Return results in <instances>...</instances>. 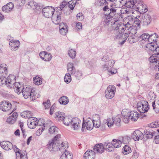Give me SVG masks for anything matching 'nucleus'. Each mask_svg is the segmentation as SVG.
I'll return each instance as SVG.
<instances>
[{"instance_id":"nucleus-1","label":"nucleus","mask_w":159,"mask_h":159,"mask_svg":"<svg viewBox=\"0 0 159 159\" xmlns=\"http://www.w3.org/2000/svg\"><path fill=\"white\" fill-rule=\"evenodd\" d=\"M104 22L106 24H107L108 25L112 26V28L115 31L118 32V35H116V39L120 38L121 36V33L124 32L127 28L125 25L120 22L118 20H116L114 19L109 20L108 21L107 20H105Z\"/></svg>"},{"instance_id":"nucleus-2","label":"nucleus","mask_w":159,"mask_h":159,"mask_svg":"<svg viewBox=\"0 0 159 159\" xmlns=\"http://www.w3.org/2000/svg\"><path fill=\"white\" fill-rule=\"evenodd\" d=\"M148 43L145 45L146 50L151 51L152 52H157L159 55V45H157L156 42L158 38V35L155 33L149 35Z\"/></svg>"},{"instance_id":"nucleus-3","label":"nucleus","mask_w":159,"mask_h":159,"mask_svg":"<svg viewBox=\"0 0 159 159\" xmlns=\"http://www.w3.org/2000/svg\"><path fill=\"white\" fill-rule=\"evenodd\" d=\"M22 92L24 97L25 99L30 97L31 100H34L38 97V95L36 94L35 90L32 89L29 86H24Z\"/></svg>"},{"instance_id":"nucleus-4","label":"nucleus","mask_w":159,"mask_h":159,"mask_svg":"<svg viewBox=\"0 0 159 159\" xmlns=\"http://www.w3.org/2000/svg\"><path fill=\"white\" fill-rule=\"evenodd\" d=\"M124 112L122 111V114L124 115L123 120L126 123H128L130 120L132 121H136L139 117V113L136 111H131L127 112L126 114H125Z\"/></svg>"},{"instance_id":"nucleus-5","label":"nucleus","mask_w":159,"mask_h":159,"mask_svg":"<svg viewBox=\"0 0 159 159\" xmlns=\"http://www.w3.org/2000/svg\"><path fill=\"white\" fill-rule=\"evenodd\" d=\"M153 54L150 57L149 59L150 66L155 70L159 68V55L157 52H153Z\"/></svg>"},{"instance_id":"nucleus-6","label":"nucleus","mask_w":159,"mask_h":159,"mask_svg":"<svg viewBox=\"0 0 159 159\" xmlns=\"http://www.w3.org/2000/svg\"><path fill=\"white\" fill-rule=\"evenodd\" d=\"M121 120L119 116L105 119L104 123L107 125L109 128L113 127L114 124L117 126L120 125Z\"/></svg>"},{"instance_id":"nucleus-7","label":"nucleus","mask_w":159,"mask_h":159,"mask_svg":"<svg viewBox=\"0 0 159 159\" xmlns=\"http://www.w3.org/2000/svg\"><path fill=\"white\" fill-rule=\"evenodd\" d=\"M93 125L92 120L91 118L88 117L85 120L84 118H83L81 130L84 132L85 131L86 129L89 130H91L93 128Z\"/></svg>"},{"instance_id":"nucleus-8","label":"nucleus","mask_w":159,"mask_h":159,"mask_svg":"<svg viewBox=\"0 0 159 159\" xmlns=\"http://www.w3.org/2000/svg\"><path fill=\"white\" fill-rule=\"evenodd\" d=\"M60 134H57L55 136L54 139L49 141L47 145V147L50 151H55L57 149L58 146V140L60 138Z\"/></svg>"},{"instance_id":"nucleus-9","label":"nucleus","mask_w":159,"mask_h":159,"mask_svg":"<svg viewBox=\"0 0 159 159\" xmlns=\"http://www.w3.org/2000/svg\"><path fill=\"white\" fill-rule=\"evenodd\" d=\"M116 91L115 87L113 85H109L105 92V96L107 99H110L113 98Z\"/></svg>"},{"instance_id":"nucleus-10","label":"nucleus","mask_w":159,"mask_h":159,"mask_svg":"<svg viewBox=\"0 0 159 159\" xmlns=\"http://www.w3.org/2000/svg\"><path fill=\"white\" fill-rule=\"evenodd\" d=\"M138 110L141 113L147 112L149 109L148 102L144 101L139 102L137 103Z\"/></svg>"},{"instance_id":"nucleus-11","label":"nucleus","mask_w":159,"mask_h":159,"mask_svg":"<svg viewBox=\"0 0 159 159\" xmlns=\"http://www.w3.org/2000/svg\"><path fill=\"white\" fill-rule=\"evenodd\" d=\"M41 121L39 120L35 117H30L28 120V127L32 129H34L36 126L38 125L39 126L42 125V122L40 123Z\"/></svg>"},{"instance_id":"nucleus-12","label":"nucleus","mask_w":159,"mask_h":159,"mask_svg":"<svg viewBox=\"0 0 159 159\" xmlns=\"http://www.w3.org/2000/svg\"><path fill=\"white\" fill-rule=\"evenodd\" d=\"M54 7H48L44 8L42 11V13L43 16L47 18L52 17L55 11Z\"/></svg>"},{"instance_id":"nucleus-13","label":"nucleus","mask_w":159,"mask_h":159,"mask_svg":"<svg viewBox=\"0 0 159 159\" xmlns=\"http://www.w3.org/2000/svg\"><path fill=\"white\" fill-rule=\"evenodd\" d=\"M81 124V121L80 119L76 117L74 118L71 121L70 127L74 130H77L80 129Z\"/></svg>"},{"instance_id":"nucleus-14","label":"nucleus","mask_w":159,"mask_h":159,"mask_svg":"<svg viewBox=\"0 0 159 159\" xmlns=\"http://www.w3.org/2000/svg\"><path fill=\"white\" fill-rule=\"evenodd\" d=\"M134 19H135L132 16H128L123 19V24L126 26L127 28H130L133 26V24L134 22Z\"/></svg>"},{"instance_id":"nucleus-15","label":"nucleus","mask_w":159,"mask_h":159,"mask_svg":"<svg viewBox=\"0 0 159 159\" xmlns=\"http://www.w3.org/2000/svg\"><path fill=\"white\" fill-rule=\"evenodd\" d=\"M13 149L15 152L16 159H27V157L25 152L21 153L20 150L16 146H13Z\"/></svg>"},{"instance_id":"nucleus-16","label":"nucleus","mask_w":159,"mask_h":159,"mask_svg":"<svg viewBox=\"0 0 159 159\" xmlns=\"http://www.w3.org/2000/svg\"><path fill=\"white\" fill-rule=\"evenodd\" d=\"M136 9L138 10L140 14L145 13L148 11V7L147 6L140 1H138L137 3Z\"/></svg>"},{"instance_id":"nucleus-17","label":"nucleus","mask_w":159,"mask_h":159,"mask_svg":"<svg viewBox=\"0 0 159 159\" xmlns=\"http://www.w3.org/2000/svg\"><path fill=\"white\" fill-rule=\"evenodd\" d=\"M57 10V9L56 10L51 17L52 22L55 24L58 25L61 21V12Z\"/></svg>"},{"instance_id":"nucleus-18","label":"nucleus","mask_w":159,"mask_h":159,"mask_svg":"<svg viewBox=\"0 0 159 159\" xmlns=\"http://www.w3.org/2000/svg\"><path fill=\"white\" fill-rule=\"evenodd\" d=\"M67 68L68 71L70 73L71 75H74L76 77H80L81 76V73L80 71L77 72L79 73V75L76 74L77 72H76V70L73 64L70 63H68L67 65Z\"/></svg>"},{"instance_id":"nucleus-19","label":"nucleus","mask_w":159,"mask_h":159,"mask_svg":"<svg viewBox=\"0 0 159 159\" xmlns=\"http://www.w3.org/2000/svg\"><path fill=\"white\" fill-rule=\"evenodd\" d=\"M115 61L113 60H110L108 62L106 63H102V68L103 70L107 71H108L111 69L113 68Z\"/></svg>"},{"instance_id":"nucleus-20","label":"nucleus","mask_w":159,"mask_h":159,"mask_svg":"<svg viewBox=\"0 0 159 159\" xmlns=\"http://www.w3.org/2000/svg\"><path fill=\"white\" fill-rule=\"evenodd\" d=\"M12 107L11 103L8 101H3L0 104V109L4 111H8L11 109Z\"/></svg>"},{"instance_id":"nucleus-21","label":"nucleus","mask_w":159,"mask_h":159,"mask_svg":"<svg viewBox=\"0 0 159 159\" xmlns=\"http://www.w3.org/2000/svg\"><path fill=\"white\" fill-rule=\"evenodd\" d=\"M6 79V86L9 88H11L15 83V76L13 75H10Z\"/></svg>"},{"instance_id":"nucleus-22","label":"nucleus","mask_w":159,"mask_h":159,"mask_svg":"<svg viewBox=\"0 0 159 159\" xmlns=\"http://www.w3.org/2000/svg\"><path fill=\"white\" fill-rule=\"evenodd\" d=\"M152 19L151 16L148 14L144 15L141 20L143 25L145 26H148L152 22Z\"/></svg>"},{"instance_id":"nucleus-23","label":"nucleus","mask_w":159,"mask_h":159,"mask_svg":"<svg viewBox=\"0 0 159 159\" xmlns=\"http://www.w3.org/2000/svg\"><path fill=\"white\" fill-rule=\"evenodd\" d=\"M93 127L96 128L99 127L101 125L100 117L99 115L97 114L94 115L92 120Z\"/></svg>"},{"instance_id":"nucleus-24","label":"nucleus","mask_w":159,"mask_h":159,"mask_svg":"<svg viewBox=\"0 0 159 159\" xmlns=\"http://www.w3.org/2000/svg\"><path fill=\"white\" fill-rule=\"evenodd\" d=\"M133 138L135 141H138L143 139V135L140 131L136 130L133 132Z\"/></svg>"},{"instance_id":"nucleus-25","label":"nucleus","mask_w":159,"mask_h":159,"mask_svg":"<svg viewBox=\"0 0 159 159\" xmlns=\"http://www.w3.org/2000/svg\"><path fill=\"white\" fill-rule=\"evenodd\" d=\"M67 25L64 23H61L59 25V32L62 35H66L68 31Z\"/></svg>"},{"instance_id":"nucleus-26","label":"nucleus","mask_w":159,"mask_h":159,"mask_svg":"<svg viewBox=\"0 0 159 159\" xmlns=\"http://www.w3.org/2000/svg\"><path fill=\"white\" fill-rule=\"evenodd\" d=\"M1 147L5 150H11L13 148L12 144L8 141H3L0 143Z\"/></svg>"},{"instance_id":"nucleus-27","label":"nucleus","mask_w":159,"mask_h":159,"mask_svg":"<svg viewBox=\"0 0 159 159\" xmlns=\"http://www.w3.org/2000/svg\"><path fill=\"white\" fill-rule=\"evenodd\" d=\"M9 45L11 50L16 51L20 46V42L18 40H12L10 41Z\"/></svg>"},{"instance_id":"nucleus-28","label":"nucleus","mask_w":159,"mask_h":159,"mask_svg":"<svg viewBox=\"0 0 159 159\" xmlns=\"http://www.w3.org/2000/svg\"><path fill=\"white\" fill-rule=\"evenodd\" d=\"M14 7V4L11 2H9L3 6L2 9L3 11L5 13H9L12 11Z\"/></svg>"},{"instance_id":"nucleus-29","label":"nucleus","mask_w":159,"mask_h":159,"mask_svg":"<svg viewBox=\"0 0 159 159\" xmlns=\"http://www.w3.org/2000/svg\"><path fill=\"white\" fill-rule=\"evenodd\" d=\"M12 114L7 118V122L10 124H13L16 121L17 116V112H12Z\"/></svg>"},{"instance_id":"nucleus-30","label":"nucleus","mask_w":159,"mask_h":159,"mask_svg":"<svg viewBox=\"0 0 159 159\" xmlns=\"http://www.w3.org/2000/svg\"><path fill=\"white\" fill-rule=\"evenodd\" d=\"M13 85L15 92L18 94H20L22 91L23 88V85L19 82H15Z\"/></svg>"},{"instance_id":"nucleus-31","label":"nucleus","mask_w":159,"mask_h":159,"mask_svg":"<svg viewBox=\"0 0 159 159\" xmlns=\"http://www.w3.org/2000/svg\"><path fill=\"white\" fill-rule=\"evenodd\" d=\"M8 73L7 66L4 64L0 65V76H6Z\"/></svg>"},{"instance_id":"nucleus-32","label":"nucleus","mask_w":159,"mask_h":159,"mask_svg":"<svg viewBox=\"0 0 159 159\" xmlns=\"http://www.w3.org/2000/svg\"><path fill=\"white\" fill-rule=\"evenodd\" d=\"M104 149V146L101 143L96 144L94 146L93 148L94 152L100 153H102Z\"/></svg>"},{"instance_id":"nucleus-33","label":"nucleus","mask_w":159,"mask_h":159,"mask_svg":"<svg viewBox=\"0 0 159 159\" xmlns=\"http://www.w3.org/2000/svg\"><path fill=\"white\" fill-rule=\"evenodd\" d=\"M95 156V152L91 150H87L84 155L85 159H94Z\"/></svg>"},{"instance_id":"nucleus-34","label":"nucleus","mask_w":159,"mask_h":159,"mask_svg":"<svg viewBox=\"0 0 159 159\" xmlns=\"http://www.w3.org/2000/svg\"><path fill=\"white\" fill-rule=\"evenodd\" d=\"M137 2L136 0H131L126 2L125 5L128 8L136 9Z\"/></svg>"},{"instance_id":"nucleus-35","label":"nucleus","mask_w":159,"mask_h":159,"mask_svg":"<svg viewBox=\"0 0 159 159\" xmlns=\"http://www.w3.org/2000/svg\"><path fill=\"white\" fill-rule=\"evenodd\" d=\"M68 147V143L67 142H62L59 145V149L61 153H63L66 150Z\"/></svg>"},{"instance_id":"nucleus-36","label":"nucleus","mask_w":159,"mask_h":159,"mask_svg":"<svg viewBox=\"0 0 159 159\" xmlns=\"http://www.w3.org/2000/svg\"><path fill=\"white\" fill-rule=\"evenodd\" d=\"M40 121L42 122V125L40 126L41 127L37 130L36 132V135L39 136L42 133V132L44 129L45 128L44 121L43 119H40Z\"/></svg>"},{"instance_id":"nucleus-37","label":"nucleus","mask_w":159,"mask_h":159,"mask_svg":"<svg viewBox=\"0 0 159 159\" xmlns=\"http://www.w3.org/2000/svg\"><path fill=\"white\" fill-rule=\"evenodd\" d=\"M65 116V114L59 111L56 113L55 118L59 121H62Z\"/></svg>"},{"instance_id":"nucleus-38","label":"nucleus","mask_w":159,"mask_h":159,"mask_svg":"<svg viewBox=\"0 0 159 159\" xmlns=\"http://www.w3.org/2000/svg\"><path fill=\"white\" fill-rule=\"evenodd\" d=\"M60 159H72V156L68 151H66L62 153Z\"/></svg>"},{"instance_id":"nucleus-39","label":"nucleus","mask_w":159,"mask_h":159,"mask_svg":"<svg viewBox=\"0 0 159 159\" xmlns=\"http://www.w3.org/2000/svg\"><path fill=\"white\" fill-rule=\"evenodd\" d=\"M59 102L60 104L66 105L69 103V100L67 97L63 96L59 98Z\"/></svg>"},{"instance_id":"nucleus-40","label":"nucleus","mask_w":159,"mask_h":159,"mask_svg":"<svg viewBox=\"0 0 159 159\" xmlns=\"http://www.w3.org/2000/svg\"><path fill=\"white\" fill-rule=\"evenodd\" d=\"M149 35L148 34L144 33L142 34L140 37V39H141V42L142 43L147 42L148 43L149 39Z\"/></svg>"},{"instance_id":"nucleus-41","label":"nucleus","mask_w":159,"mask_h":159,"mask_svg":"<svg viewBox=\"0 0 159 159\" xmlns=\"http://www.w3.org/2000/svg\"><path fill=\"white\" fill-rule=\"evenodd\" d=\"M73 120V118L68 116H65L62 121L63 124L66 126H69L71 125V121Z\"/></svg>"},{"instance_id":"nucleus-42","label":"nucleus","mask_w":159,"mask_h":159,"mask_svg":"<svg viewBox=\"0 0 159 159\" xmlns=\"http://www.w3.org/2000/svg\"><path fill=\"white\" fill-rule=\"evenodd\" d=\"M144 134L146 135L147 138L151 139L152 138L153 136L155 135V132L153 131H150L148 129H146L144 131Z\"/></svg>"},{"instance_id":"nucleus-43","label":"nucleus","mask_w":159,"mask_h":159,"mask_svg":"<svg viewBox=\"0 0 159 159\" xmlns=\"http://www.w3.org/2000/svg\"><path fill=\"white\" fill-rule=\"evenodd\" d=\"M132 152L131 148L128 145H125L122 148V152L124 155H127Z\"/></svg>"},{"instance_id":"nucleus-44","label":"nucleus","mask_w":159,"mask_h":159,"mask_svg":"<svg viewBox=\"0 0 159 159\" xmlns=\"http://www.w3.org/2000/svg\"><path fill=\"white\" fill-rule=\"evenodd\" d=\"M129 30L128 32L129 34H131L132 35H134L137 33L138 28L135 26H132L130 28H127V30Z\"/></svg>"},{"instance_id":"nucleus-45","label":"nucleus","mask_w":159,"mask_h":159,"mask_svg":"<svg viewBox=\"0 0 159 159\" xmlns=\"http://www.w3.org/2000/svg\"><path fill=\"white\" fill-rule=\"evenodd\" d=\"M131 13L135 15V16H132L134 19H138L139 18L141 14L139 11L136 9H133L131 11Z\"/></svg>"},{"instance_id":"nucleus-46","label":"nucleus","mask_w":159,"mask_h":159,"mask_svg":"<svg viewBox=\"0 0 159 159\" xmlns=\"http://www.w3.org/2000/svg\"><path fill=\"white\" fill-rule=\"evenodd\" d=\"M21 116L24 118H29L32 117V113L30 111H25L21 113Z\"/></svg>"},{"instance_id":"nucleus-47","label":"nucleus","mask_w":159,"mask_h":159,"mask_svg":"<svg viewBox=\"0 0 159 159\" xmlns=\"http://www.w3.org/2000/svg\"><path fill=\"white\" fill-rule=\"evenodd\" d=\"M38 7L37 3L33 1L30 2L27 5V7L29 9H35Z\"/></svg>"},{"instance_id":"nucleus-48","label":"nucleus","mask_w":159,"mask_h":159,"mask_svg":"<svg viewBox=\"0 0 159 159\" xmlns=\"http://www.w3.org/2000/svg\"><path fill=\"white\" fill-rule=\"evenodd\" d=\"M76 54V52L74 49L70 48L68 51V55L72 59L75 57Z\"/></svg>"},{"instance_id":"nucleus-49","label":"nucleus","mask_w":159,"mask_h":159,"mask_svg":"<svg viewBox=\"0 0 159 159\" xmlns=\"http://www.w3.org/2000/svg\"><path fill=\"white\" fill-rule=\"evenodd\" d=\"M112 143L114 148H118L121 146V142L119 140L114 139L112 140Z\"/></svg>"},{"instance_id":"nucleus-50","label":"nucleus","mask_w":159,"mask_h":159,"mask_svg":"<svg viewBox=\"0 0 159 159\" xmlns=\"http://www.w3.org/2000/svg\"><path fill=\"white\" fill-rule=\"evenodd\" d=\"M34 83L37 85H40L42 83V79L38 76H36L33 78Z\"/></svg>"},{"instance_id":"nucleus-51","label":"nucleus","mask_w":159,"mask_h":159,"mask_svg":"<svg viewBox=\"0 0 159 159\" xmlns=\"http://www.w3.org/2000/svg\"><path fill=\"white\" fill-rule=\"evenodd\" d=\"M116 8H113L112 7L111 9H109L108 8V6H105L104 8H103V10L104 11H109V14L110 13V12H111V13H113L114 15L115 14L114 13L116 12Z\"/></svg>"},{"instance_id":"nucleus-52","label":"nucleus","mask_w":159,"mask_h":159,"mask_svg":"<svg viewBox=\"0 0 159 159\" xmlns=\"http://www.w3.org/2000/svg\"><path fill=\"white\" fill-rule=\"evenodd\" d=\"M71 81V77L70 74L69 73L66 74L64 78V81L66 84L69 83Z\"/></svg>"},{"instance_id":"nucleus-53","label":"nucleus","mask_w":159,"mask_h":159,"mask_svg":"<svg viewBox=\"0 0 159 159\" xmlns=\"http://www.w3.org/2000/svg\"><path fill=\"white\" fill-rule=\"evenodd\" d=\"M77 3V0H72L68 3V6L71 9L73 10Z\"/></svg>"},{"instance_id":"nucleus-54","label":"nucleus","mask_w":159,"mask_h":159,"mask_svg":"<svg viewBox=\"0 0 159 159\" xmlns=\"http://www.w3.org/2000/svg\"><path fill=\"white\" fill-rule=\"evenodd\" d=\"M58 129V128L56 126H53L49 128V132L50 134H53L57 133Z\"/></svg>"},{"instance_id":"nucleus-55","label":"nucleus","mask_w":159,"mask_h":159,"mask_svg":"<svg viewBox=\"0 0 159 159\" xmlns=\"http://www.w3.org/2000/svg\"><path fill=\"white\" fill-rule=\"evenodd\" d=\"M106 146V148L107 149L108 151H111L113 148V145L112 143H105L104 145Z\"/></svg>"},{"instance_id":"nucleus-56","label":"nucleus","mask_w":159,"mask_h":159,"mask_svg":"<svg viewBox=\"0 0 159 159\" xmlns=\"http://www.w3.org/2000/svg\"><path fill=\"white\" fill-rule=\"evenodd\" d=\"M137 40L135 36L134 35H132V36H129L128 38V41L130 43L132 44L136 43L137 41Z\"/></svg>"},{"instance_id":"nucleus-57","label":"nucleus","mask_w":159,"mask_h":159,"mask_svg":"<svg viewBox=\"0 0 159 159\" xmlns=\"http://www.w3.org/2000/svg\"><path fill=\"white\" fill-rule=\"evenodd\" d=\"M52 58V56L51 54L50 53L47 52L43 60L46 61H49L51 60Z\"/></svg>"},{"instance_id":"nucleus-58","label":"nucleus","mask_w":159,"mask_h":159,"mask_svg":"<svg viewBox=\"0 0 159 159\" xmlns=\"http://www.w3.org/2000/svg\"><path fill=\"white\" fill-rule=\"evenodd\" d=\"M129 36V35L128 33H125L124 34H123L122 36L123 40L120 42V44L121 45H123L126 41Z\"/></svg>"},{"instance_id":"nucleus-59","label":"nucleus","mask_w":159,"mask_h":159,"mask_svg":"<svg viewBox=\"0 0 159 159\" xmlns=\"http://www.w3.org/2000/svg\"><path fill=\"white\" fill-rule=\"evenodd\" d=\"M6 76H0V86L3 85H6V79L5 78Z\"/></svg>"},{"instance_id":"nucleus-60","label":"nucleus","mask_w":159,"mask_h":159,"mask_svg":"<svg viewBox=\"0 0 159 159\" xmlns=\"http://www.w3.org/2000/svg\"><path fill=\"white\" fill-rule=\"evenodd\" d=\"M149 127L151 128H157L159 127V123L157 122H153L148 125Z\"/></svg>"},{"instance_id":"nucleus-61","label":"nucleus","mask_w":159,"mask_h":159,"mask_svg":"<svg viewBox=\"0 0 159 159\" xmlns=\"http://www.w3.org/2000/svg\"><path fill=\"white\" fill-rule=\"evenodd\" d=\"M156 97V95L152 91H150L148 93V98L150 100L154 99Z\"/></svg>"},{"instance_id":"nucleus-62","label":"nucleus","mask_w":159,"mask_h":159,"mask_svg":"<svg viewBox=\"0 0 159 159\" xmlns=\"http://www.w3.org/2000/svg\"><path fill=\"white\" fill-rule=\"evenodd\" d=\"M67 4V2H63L60 4V7H57V9L60 10L58 11H60L61 12V10Z\"/></svg>"},{"instance_id":"nucleus-63","label":"nucleus","mask_w":159,"mask_h":159,"mask_svg":"<svg viewBox=\"0 0 159 159\" xmlns=\"http://www.w3.org/2000/svg\"><path fill=\"white\" fill-rule=\"evenodd\" d=\"M45 109L49 108L50 106V102L49 100H48L44 102L43 103Z\"/></svg>"},{"instance_id":"nucleus-64","label":"nucleus","mask_w":159,"mask_h":159,"mask_svg":"<svg viewBox=\"0 0 159 159\" xmlns=\"http://www.w3.org/2000/svg\"><path fill=\"white\" fill-rule=\"evenodd\" d=\"M82 28V24L80 22H78L76 23V31H78L80 30H81Z\"/></svg>"}]
</instances>
